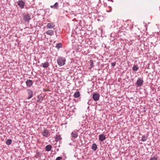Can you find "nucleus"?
<instances>
[{"instance_id":"obj_1","label":"nucleus","mask_w":160,"mask_h":160,"mask_svg":"<svg viewBox=\"0 0 160 160\" xmlns=\"http://www.w3.org/2000/svg\"><path fill=\"white\" fill-rule=\"evenodd\" d=\"M57 62L59 66H63L66 63V58L64 57L59 56L57 59Z\"/></svg>"},{"instance_id":"obj_2","label":"nucleus","mask_w":160,"mask_h":160,"mask_svg":"<svg viewBox=\"0 0 160 160\" xmlns=\"http://www.w3.org/2000/svg\"><path fill=\"white\" fill-rule=\"evenodd\" d=\"M23 18L25 22H29L31 19V15L29 13L25 14H23Z\"/></svg>"},{"instance_id":"obj_3","label":"nucleus","mask_w":160,"mask_h":160,"mask_svg":"<svg viewBox=\"0 0 160 160\" xmlns=\"http://www.w3.org/2000/svg\"><path fill=\"white\" fill-rule=\"evenodd\" d=\"M143 82V78H138L136 82V85L138 87L141 86Z\"/></svg>"},{"instance_id":"obj_4","label":"nucleus","mask_w":160,"mask_h":160,"mask_svg":"<svg viewBox=\"0 0 160 160\" xmlns=\"http://www.w3.org/2000/svg\"><path fill=\"white\" fill-rule=\"evenodd\" d=\"M100 95L98 93H93L92 94V98L95 101H97L99 100Z\"/></svg>"},{"instance_id":"obj_5","label":"nucleus","mask_w":160,"mask_h":160,"mask_svg":"<svg viewBox=\"0 0 160 160\" xmlns=\"http://www.w3.org/2000/svg\"><path fill=\"white\" fill-rule=\"evenodd\" d=\"M41 133L43 137L46 138L50 136L48 131L46 129H44L43 131L41 132Z\"/></svg>"},{"instance_id":"obj_6","label":"nucleus","mask_w":160,"mask_h":160,"mask_svg":"<svg viewBox=\"0 0 160 160\" xmlns=\"http://www.w3.org/2000/svg\"><path fill=\"white\" fill-rule=\"evenodd\" d=\"M72 138H71V140H72L73 138L74 139L77 138L78 136V131H72L71 133Z\"/></svg>"},{"instance_id":"obj_7","label":"nucleus","mask_w":160,"mask_h":160,"mask_svg":"<svg viewBox=\"0 0 160 160\" xmlns=\"http://www.w3.org/2000/svg\"><path fill=\"white\" fill-rule=\"evenodd\" d=\"M46 27L47 29H52L53 28L54 29V28L55 27V23L53 22H51L48 23Z\"/></svg>"},{"instance_id":"obj_8","label":"nucleus","mask_w":160,"mask_h":160,"mask_svg":"<svg viewBox=\"0 0 160 160\" xmlns=\"http://www.w3.org/2000/svg\"><path fill=\"white\" fill-rule=\"evenodd\" d=\"M17 3L18 5L19 6V7L21 9L24 8L25 6V3L23 1H18Z\"/></svg>"},{"instance_id":"obj_9","label":"nucleus","mask_w":160,"mask_h":160,"mask_svg":"<svg viewBox=\"0 0 160 160\" xmlns=\"http://www.w3.org/2000/svg\"><path fill=\"white\" fill-rule=\"evenodd\" d=\"M27 91L28 95V97L27 99H29L32 97L33 96V92L31 90L29 89H27Z\"/></svg>"},{"instance_id":"obj_10","label":"nucleus","mask_w":160,"mask_h":160,"mask_svg":"<svg viewBox=\"0 0 160 160\" xmlns=\"http://www.w3.org/2000/svg\"><path fill=\"white\" fill-rule=\"evenodd\" d=\"M26 83L27 87H30L32 85L33 82L32 80L28 79L26 82Z\"/></svg>"},{"instance_id":"obj_11","label":"nucleus","mask_w":160,"mask_h":160,"mask_svg":"<svg viewBox=\"0 0 160 160\" xmlns=\"http://www.w3.org/2000/svg\"><path fill=\"white\" fill-rule=\"evenodd\" d=\"M106 139L105 135L103 134H101L99 136V139L100 141L103 142Z\"/></svg>"},{"instance_id":"obj_12","label":"nucleus","mask_w":160,"mask_h":160,"mask_svg":"<svg viewBox=\"0 0 160 160\" xmlns=\"http://www.w3.org/2000/svg\"><path fill=\"white\" fill-rule=\"evenodd\" d=\"M46 33L47 34L50 36H52L54 34V31L52 29L47 30Z\"/></svg>"},{"instance_id":"obj_13","label":"nucleus","mask_w":160,"mask_h":160,"mask_svg":"<svg viewBox=\"0 0 160 160\" xmlns=\"http://www.w3.org/2000/svg\"><path fill=\"white\" fill-rule=\"evenodd\" d=\"M42 65L43 68H45L48 67L49 65V62H47L44 63H42Z\"/></svg>"},{"instance_id":"obj_14","label":"nucleus","mask_w":160,"mask_h":160,"mask_svg":"<svg viewBox=\"0 0 160 160\" xmlns=\"http://www.w3.org/2000/svg\"><path fill=\"white\" fill-rule=\"evenodd\" d=\"M50 7L52 8H54L55 9H58V3L56 2L53 5L51 6Z\"/></svg>"},{"instance_id":"obj_15","label":"nucleus","mask_w":160,"mask_h":160,"mask_svg":"<svg viewBox=\"0 0 160 160\" xmlns=\"http://www.w3.org/2000/svg\"><path fill=\"white\" fill-rule=\"evenodd\" d=\"M52 147V146L50 145H47L45 147L46 151L48 152L50 151Z\"/></svg>"},{"instance_id":"obj_16","label":"nucleus","mask_w":160,"mask_h":160,"mask_svg":"<svg viewBox=\"0 0 160 160\" xmlns=\"http://www.w3.org/2000/svg\"><path fill=\"white\" fill-rule=\"evenodd\" d=\"M80 92L78 91L74 93V97L75 98H78L80 96Z\"/></svg>"},{"instance_id":"obj_17","label":"nucleus","mask_w":160,"mask_h":160,"mask_svg":"<svg viewBox=\"0 0 160 160\" xmlns=\"http://www.w3.org/2000/svg\"><path fill=\"white\" fill-rule=\"evenodd\" d=\"M97 148V145L95 143H93L92 147V149L93 151H95Z\"/></svg>"},{"instance_id":"obj_18","label":"nucleus","mask_w":160,"mask_h":160,"mask_svg":"<svg viewBox=\"0 0 160 160\" xmlns=\"http://www.w3.org/2000/svg\"><path fill=\"white\" fill-rule=\"evenodd\" d=\"M43 100V97L40 95L38 96V102H41Z\"/></svg>"},{"instance_id":"obj_19","label":"nucleus","mask_w":160,"mask_h":160,"mask_svg":"<svg viewBox=\"0 0 160 160\" xmlns=\"http://www.w3.org/2000/svg\"><path fill=\"white\" fill-rule=\"evenodd\" d=\"M61 139V137L60 135H56L55 138V140L56 142H58Z\"/></svg>"},{"instance_id":"obj_20","label":"nucleus","mask_w":160,"mask_h":160,"mask_svg":"<svg viewBox=\"0 0 160 160\" xmlns=\"http://www.w3.org/2000/svg\"><path fill=\"white\" fill-rule=\"evenodd\" d=\"M55 47L58 49H59L62 47V44L61 43H59L56 44Z\"/></svg>"},{"instance_id":"obj_21","label":"nucleus","mask_w":160,"mask_h":160,"mask_svg":"<svg viewBox=\"0 0 160 160\" xmlns=\"http://www.w3.org/2000/svg\"><path fill=\"white\" fill-rule=\"evenodd\" d=\"M139 67L137 65H135L133 66L132 68V70L133 71H136L138 70Z\"/></svg>"},{"instance_id":"obj_22","label":"nucleus","mask_w":160,"mask_h":160,"mask_svg":"<svg viewBox=\"0 0 160 160\" xmlns=\"http://www.w3.org/2000/svg\"><path fill=\"white\" fill-rule=\"evenodd\" d=\"M148 138V137L144 135L142 136L141 141L143 142L147 140Z\"/></svg>"},{"instance_id":"obj_23","label":"nucleus","mask_w":160,"mask_h":160,"mask_svg":"<svg viewBox=\"0 0 160 160\" xmlns=\"http://www.w3.org/2000/svg\"><path fill=\"white\" fill-rule=\"evenodd\" d=\"M12 142V140L11 139H8L6 141V143L7 145H9L11 144Z\"/></svg>"},{"instance_id":"obj_24","label":"nucleus","mask_w":160,"mask_h":160,"mask_svg":"<svg viewBox=\"0 0 160 160\" xmlns=\"http://www.w3.org/2000/svg\"><path fill=\"white\" fill-rule=\"evenodd\" d=\"M90 68H91L93 67V60H90Z\"/></svg>"},{"instance_id":"obj_25","label":"nucleus","mask_w":160,"mask_h":160,"mask_svg":"<svg viewBox=\"0 0 160 160\" xmlns=\"http://www.w3.org/2000/svg\"><path fill=\"white\" fill-rule=\"evenodd\" d=\"M150 160H157V158L155 157H151Z\"/></svg>"},{"instance_id":"obj_26","label":"nucleus","mask_w":160,"mask_h":160,"mask_svg":"<svg viewBox=\"0 0 160 160\" xmlns=\"http://www.w3.org/2000/svg\"><path fill=\"white\" fill-rule=\"evenodd\" d=\"M62 158V157H57L55 160H61Z\"/></svg>"},{"instance_id":"obj_27","label":"nucleus","mask_w":160,"mask_h":160,"mask_svg":"<svg viewBox=\"0 0 160 160\" xmlns=\"http://www.w3.org/2000/svg\"><path fill=\"white\" fill-rule=\"evenodd\" d=\"M116 64V62H112L111 63V66H112L113 67Z\"/></svg>"},{"instance_id":"obj_28","label":"nucleus","mask_w":160,"mask_h":160,"mask_svg":"<svg viewBox=\"0 0 160 160\" xmlns=\"http://www.w3.org/2000/svg\"><path fill=\"white\" fill-rule=\"evenodd\" d=\"M88 105H90L91 104V102H90V101H88Z\"/></svg>"},{"instance_id":"obj_29","label":"nucleus","mask_w":160,"mask_h":160,"mask_svg":"<svg viewBox=\"0 0 160 160\" xmlns=\"http://www.w3.org/2000/svg\"><path fill=\"white\" fill-rule=\"evenodd\" d=\"M107 12H109V11H107Z\"/></svg>"}]
</instances>
